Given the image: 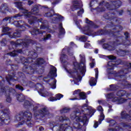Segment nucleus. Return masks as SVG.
<instances>
[{
	"label": "nucleus",
	"mask_w": 131,
	"mask_h": 131,
	"mask_svg": "<svg viewBox=\"0 0 131 131\" xmlns=\"http://www.w3.org/2000/svg\"><path fill=\"white\" fill-rule=\"evenodd\" d=\"M86 114H84L83 116H77L76 114L75 115V119L77 122H82L83 125H88L89 124V118L88 116L92 117L96 112V109H93L92 107L89 106L88 108H84Z\"/></svg>",
	"instance_id": "0eeeda50"
},
{
	"label": "nucleus",
	"mask_w": 131,
	"mask_h": 131,
	"mask_svg": "<svg viewBox=\"0 0 131 131\" xmlns=\"http://www.w3.org/2000/svg\"><path fill=\"white\" fill-rule=\"evenodd\" d=\"M16 99L18 102H24L25 101V97L23 95L20 94H17L16 95Z\"/></svg>",
	"instance_id": "e433bc0d"
},
{
	"label": "nucleus",
	"mask_w": 131,
	"mask_h": 131,
	"mask_svg": "<svg viewBox=\"0 0 131 131\" xmlns=\"http://www.w3.org/2000/svg\"><path fill=\"white\" fill-rule=\"evenodd\" d=\"M74 68L70 69L68 71V73L70 74L72 78L74 80L75 84L79 85V81L82 79V77L80 76L79 71L82 74V76H84L85 72H86V67L85 66H81V64L80 62L74 61L73 63Z\"/></svg>",
	"instance_id": "f03ea898"
},
{
	"label": "nucleus",
	"mask_w": 131,
	"mask_h": 131,
	"mask_svg": "<svg viewBox=\"0 0 131 131\" xmlns=\"http://www.w3.org/2000/svg\"><path fill=\"white\" fill-rule=\"evenodd\" d=\"M23 39H17L16 40V43L17 46H23L24 41Z\"/></svg>",
	"instance_id": "8fccbe9b"
},
{
	"label": "nucleus",
	"mask_w": 131,
	"mask_h": 131,
	"mask_svg": "<svg viewBox=\"0 0 131 131\" xmlns=\"http://www.w3.org/2000/svg\"><path fill=\"white\" fill-rule=\"evenodd\" d=\"M84 13V10H83V8H82L77 12V16H79V17H80V16H82V14Z\"/></svg>",
	"instance_id": "de8ad7c7"
},
{
	"label": "nucleus",
	"mask_w": 131,
	"mask_h": 131,
	"mask_svg": "<svg viewBox=\"0 0 131 131\" xmlns=\"http://www.w3.org/2000/svg\"><path fill=\"white\" fill-rule=\"evenodd\" d=\"M66 33V32H65V29H59V34H60V35H64Z\"/></svg>",
	"instance_id": "864d4df0"
},
{
	"label": "nucleus",
	"mask_w": 131,
	"mask_h": 131,
	"mask_svg": "<svg viewBox=\"0 0 131 131\" xmlns=\"http://www.w3.org/2000/svg\"><path fill=\"white\" fill-rule=\"evenodd\" d=\"M107 58L109 60H111V61H115V60H116V59L117 58L116 56H114L113 55L108 56Z\"/></svg>",
	"instance_id": "09e8293b"
},
{
	"label": "nucleus",
	"mask_w": 131,
	"mask_h": 131,
	"mask_svg": "<svg viewBox=\"0 0 131 131\" xmlns=\"http://www.w3.org/2000/svg\"><path fill=\"white\" fill-rule=\"evenodd\" d=\"M110 15H111L110 13L105 14L103 15V18L105 20H109V21H113V22L118 23V24H119L120 23L119 22L120 21V18H117V17H111L110 16Z\"/></svg>",
	"instance_id": "6ab92c4d"
},
{
	"label": "nucleus",
	"mask_w": 131,
	"mask_h": 131,
	"mask_svg": "<svg viewBox=\"0 0 131 131\" xmlns=\"http://www.w3.org/2000/svg\"><path fill=\"white\" fill-rule=\"evenodd\" d=\"M126 67V68L122 69L115 75L116 77L123 78V79L120 80L119 81H122V84L125 86H126V85H128L129 84L128 81H127V77L125 75L129 73V69H131V63H129L127 64Z\"/></svg>",
	"instance_id": "9b49d317"
},
{
	"label": "nucleus",
	"mask_w": 131,
	"mask_h": 131,
	"mask_svg": "<svg viewBox=\"0 0 131 131\" xmlns=\"http://www.w3.org/2000/svg\"><path fill=\"white\" fill-rule=\"evenodd\" d=\"M91 68H94L95 65H96V62H95V59H93L92 63H90Z\"/></svg>",
	"instance_id": "052dcab7"
},
{
	"label": "nucleus",
	"mask_w": 131,
	"mask_h": 131,
	"mask_svg": "<svg viewBox=\"0 0 131 131\" xmlns=\"http://www.w3.org/2000/svg\"><path fill=\"white\" fill-rule=\"evenodd\" d=\"M124 46H125V47H128L130 46L131 45L130 41L128 40V39H127V40H126L124 42Z\"/></svg>",
	"instance_id": "603ef678"
},
{
	"label": "nucleus",
	"mask_w": 131,
	"mask_h": 131,
	"mask_svg": "<svg viewBox=\"0 0 131 131\" xmlns=\"http://www.w3.org/2000/svg\"><path fill=\"white\" fill-rule=\"evenodd\" d=\"M38 94L41 96V97H44L45 98H47V97H49V92L46 91L43 92V89H40L38 91Z\"/></svg>",
	"instance_id": "473e14b6"
},
{
	"label": "nucleus",
	"mask_w": 131,
	"mask_h": 131,
	"mask_svg": "<svg viewBox=\"0 0 131 131\" xmlns=\"http://www.w3.org/2000/svg\"><path fill=\"white\" fill-rule=\"evenodd\" d=\"M10 110L6 108L0 111V126L8 125L11 121V117H10Z\"/></svg>",
	"instance_id": "ddd939ff"
},
{
	"label": "nucleus",
	"mask_w": 131,
	"mask_h": 131,
	"mask_svg": "<svg viewBox=\"0 0 131 131\" xmlns=\"http://www.w3.org/2000/svg\"><path fill=\"white\" fill-rule=\"evenodd\" d=\"M26 77L25 75V77L23 78H20V81H23V85L24 86H29V88H33L34 86V83H33L31 81H25L24 80V78Z\"/></svg>",
	"instance_id": "393cba45"
},
{
	"label": "nucleus",
	"mask_w": 131,
	"mask_h": 131,
	"mask_svg": "<svg viewBox=\"0 0 131 131\" xmlns=\"http://www.w3.org/2000/svg\"><path fill=\"white\" fill-rule=\"evenodd\" d=\"M38 109V106H34L33 108V111L34 113V119H39L40 120H42V119L45 117L46 119H50L52 118L54 116V114L50 113V111L47 107H44L39 110L38 113H36Z\"/></svg>",
	"instance_id": "6e6552de"
},
{
	"label": "nucleus",
	"mask_w": 131,
	"mask_h": 131,
	"mask_svg": "<svg viewBox=\"0 0 131 131\" xmlns=\"http://www.w3.org/2000/svg\"><path fill=\"white\" fill-rule=\"evenodd\" d=\"M10 31V28L8 27H5L3 28L2 31L3 32H8V31Z\"/></svg>",
	"instance_id": "13d9d810"
},
{
	"label": "nucleus",
	"mask_w": 131,
	"mask_h": 131,
	"mask_svg": "<svg viewBox=\"0 0 131 131\" xmlns=\"http://www.w3.org/2000/svg\"><path fill=\"white\" fill-rule=\"evenodd\" d=\"M106 97V99L108 100H113V102H117L119 104H123V103H125V102L127 101V99H126L115 97V95H114V93H113L107 94Z\"/></svg>",
	"instance_id": "4468645a"
},
{
	"label": "nucleus",
	"mask_w": 131,
	"mask_h": 131,
	"mask_svg": "<svg viewBox=\"0 0 131 131\" xmlns=\"http://www.w3.org/2000/svg\"><path fill=\"white\" fill-rule=\"evenodd\" d=\"M120 31L118 30L117 32H114L111 30H107L104 29H100L97 32H94V33H92L91 31V29H90V27H85L83 29V33L85 34V35H88V36H96V35H108L111 36V37H114L115 38V41H113V45H119L122 39V37L121 36H118L117 35H116L115 33H119Z\"/></svg>",
	"instance_id": "f257e3e1"
},
{
	"label": "nucleus",
	"mask_w": 131,
	"mask_h": 131,
	"mask_svg": "<svg viewBox=\"0 0 131 131\" xmlns=\"http://www.w3.org/2000/svg\"><path fill=\"white\" fill-rule=\"evenodd\" d=\"M104 3H105V1L100 2L99 4V6L94 9L97 13H102V12H105V11H106L105 7H104Z\"/></svg>",
	"instance_id": "a878e982"
},
{
	"label": "nucleus",
	"mask_w": 131,
	"mask_h": 131,
	"mask_svg": "<svg viewBox=\"0 0 131 131\" xmlns=\"http://www.w3.org/2000/svg\"><path fill=\"white\" fill-rule=\"evenodd\" d=\"M85 23L95 29H97V28H100V26L97 25L94 21L89 19L88 18H85Z\"/></svg>",
	"instance_id": "c85d7f7f"
},
{
	"label": "nucleus",
	"mask_w": 131,
	"mask_h": 131,
	"mask_svg": "<svg viewBox=\"0 0 131 131\" xmlns=\"http://www.w3.org/2000/svg\"><path fill=\"white\" fill-rule=\"evenodd\" d=\"M23 2L20 1L14 2L15 7L19 10V11H22L18 14L14 15L13 16V18H14V19H20L21 17H24V18L27 19L30 17V12L28 13V10L23 8Z\"/></svg>",
	"instance_id": "f8f14e48"
},
{
	"label": "nucleus",
	"mask_w": 131,
	"mask_h": 131,
	"mask_svg": "<svg viewBox=\"0 0 131 131\" xmlns=\"http://www.w3.org/2000/svg\"><path fill=\"white\" fill-rule=\"evenodd\" d=\"M59 16V14L58 13L55 14V11L53 10H50L47 13L44 14V17H46L47 18H52V17H54V16Z\"/></svg>",
	"instance_id": "7c9ffc66"
},
{
	"label": "nucleus",
	"mask_w": 131,
	"mask_h": 131,
	"mask_svg": "<svg viewBox=\"0 0 131 131\" xmlns=\"http://www.w3.org/2000/svg\"><path fill=\"white\" fill-rule=\"evenodd\" d=\"M0 12L2 14H6L7 12L11 13V9L9 8V5L7 3H4L0 7Z\"/></svg>",
	"instance_id": "5701e85b"
},
{
	"label": "nucleus",
	"mask_w": 131,
	"mask_h": 131,
	"mask_svg": "<svg viewBox=\"0 0 131 131\" xmlns=\"http://www.w3.org/2000/svg\"><path fill=\"white\" fill-rule=\"evenodd\" d=\"M122 4V3L120 1H113L112 7L113 8H114V9L110 10L111 11H112V10H116L117 9L120 8V7H121Z\"/></svg>",
	"instance_id": "c756f323"
},
{
	"label": "nucleus",
	"mask_w": 131,
	"mask_h": 131,
	"mask_svg": "<svg viewBox=\"0 0 131 131\" xmlns=\"http://www.w3.org/2000/svg\"><path fill=\"white\" fill-rule=\"evenodd\" d=\"M46 60L42 57H38L36 58L34 63L32 64L33 69H31V72L29 73L30 75L34 74V72L36 71L37 68H39L38 70V73L40 74H43L45 71H46Z\"/></svg>",
	"instance_id": "1a4fd4ad"
},
{
	"label": "nucleus",
	"mask_w": 131,
	"mask_h": 131,
	"mask_svg": "<svg viewBox=\"0 0 131 131\" xmlns=\"http://www.w3.org/2000/svg\"><path fill=\"white\" fill-rule=\"evenodd\" d=\"M97 110L98 111H99L100 112L102 113H103V111H104V109H103V107L101 105L98 106Z\"/></svg>",
	"instance_id": "69168bd1"
},
{
	"label": "nucleus",
	"mask_w": 131,
	"mask_h": 131,
	"mask_svg": "<svg viewBox=\"0 0 131 131\" xmlns=\"http://www.w3.org/2000/svg\"><path fill=\"white\" fill-rule=\"evenodd\" d=\"M21 32L20 30H16L15 32H14L12 35L11 32H7L5 34L6 35H8L10 38H17L18 37H21Z\"/></svg>",
	"instance_id": "412c9836"
},
{
	"label": "nucleus",
	"mask_w": 131,
	"mask_h": 131,
	"mask_svg": "<svg viewBox=\"0 0 131 131\" xmlns=\"http://www.w3.org/2000/svg\"><path fill=\"white\" fill-rule=\"evenodd\" d=\"M109 123H110V126H114L115 125V123H116V121L114 120H110Z\"/></svg>",
	"instance_id": "6e6d98bb"
},
{
	"label": "nucleus",
	"mask_w": 131,
	"mask_h": 131,
	"mask_svg": "<svg viewBox=\"0 0 131 131\" xmlns=\"http://www.w3.org/2000/svg\"><path fill=\"white\" fill-rule=\"evenodd\" d=\"M63 97H64V95L59 93L56 95L55 97H50L49 99L51 102H54L55 101H57V100H60L61 98H63Z\"/></svg>",
	"instance_id": "2f4dec72"
},
{
	"label": "nucleus",
	"mask_w": 131,
	"mask_h": 131,
	"mask_svg": "<svg viewBox=\"0 0 131 131\" xmlns=\"http://www.w3.org/2000/svg\"><path fill=\"white\" fill-rule=\"evenodd\" d=\"M15 89L16 90H19V91H21V92H23L24 91V88L21 86L20 84H17L15 85Z\"/></svg>",
	"instance_id": "a18cd8bd"
},
{
	"label": "nucleus",
	"mask_w": 131,
	"mask_h": 131,
	"mask_svg": "<svg viewBox=\"0 0 131 131\" xmlns=\"http://www.w3.org/2000/svg\"><path fill=\"white\" fill-rule=\"evenodd\" d=\"M124 35L125 36V40H127L128 39V38H129V37H130V36H129V33H128V32H125L124 33Z\"/></svg>",
	"instance_id": "5fc2aeb1"
},
{
	"label": "nucleus",
	"mask_w": 131,
	"mask_h": 131,
	"mask_svg": "<svg viewBox=\"0 0 131 131\" xmlns=\"http://www.w3.org/2000/svg\"><path fill=\"white\" fill-rule=\"evenodd\" d=\"M11 67V70L9 71L10 74H8V76L6 77V79L8 82L9 84L11 85V81H21L20 78H24L25 77V74L24 73L18 72L17 74L16 75V72L19 69V66L16 64H10Z\"/></svg>",
	"instance_id": "39448f33"
},
{
	"label": "nucleus",
	"mask_w": 131,
	"mask_h": 131,
	"mask_svg": "<svg viewBox=\"0 0 131 131\" xmlns=\"http://www.w3.org/2000/svg\"><path fill=\"white\" fill-rule=\"evenodd\" d=\"M117 86L115 84H111L110 85V91L111 92L117 91Z\"/></svg>",
	"instance_id": "79ce46f5"
},
{
	"label": "nucleus",
	"mask_w": 131,
	"mask_h": 131,
	"mask_svg": "<svg viewBox=\"0 0 131 131\" xmlns=\"http://www.w3.org/2000/svg\"><path fill=\"white\" fill-rule=\"evenodd\" d=\"M115 61V64H116V66L117 65H125L126 64V61H122V60L120 59H116Z\"/></svg>",
	"instance_id": "f704fd0d"
},
{
	"label": "nucleus",
	"mask_w": 131,
	"mask_h": 131,
	"mask_svg": "<svg viewBox=\"0 0 131 131\" xmlns=\"http://www.w3.org/2000/svg\"><path fill=\"white\" fill-rule=\"evenodd\" d=\"M11 45H12V46H14V47H17L18 46V44H17V42H15L14 41H11L10 42Z\"/></svg>",
	"instance_id": "774afa93"
},
{
	"label": "nucleus",
	"mask_w": 131,
	"mask_h": 131,
	"mask_svg": "<svg viewBox=\"0 0 131 131\" xmlns=\"http://www.w3.org/2000/svg\"><path fill=\"white\" fill-rule=\"evenodd\" d=\"M13 16H11V17H6L4 18H3V21H8L9 20H11V19H15V17H13Z\"/></svg>",
	"instance_id": "4d7b16f0"
},
{
	"label": "nucleus",
	"mask_w": 131,
	"mask_h": 131,
	"mask_svg": "<svg viewBox=\"0 0 131 131\" xmlns=\"http://www.w3.org/2000/svg\"><path fill=\"white\" fill-rule=\"evenodd\" d=\"M67 125H68L67 123L61 124L59 127V131H69V128Z\"/></svg>",
	"instance_id": "72a5a7b5"
},
{
	"label": "nucleus",
	"mask_w": 131,
	"mask_h": 131,
	"mask_svg": "<svg viewBox=\"0 0 131 131\" xmlns=\"http://www.w3.org/2000/svg\"><path fill=\"white\" fill-rule=\"evenodd\" d=\"M79 57L81 58L80 63L83 64V66H85V57L81 56V54L79 55Z\"/></svg>",
	"instance_id": "a19ab883"
},
{
	"label": "nucleus",
	"mask_w": 131,
	"mask_h": 131,
	"mask_svg": "<svg viewBox=\"0 0 131 131\" xmlns=\"http://www.w3.org/2000/svg\"><path fill=\"white\" fill-rule=\"evenodd\" d=\"M2 81L3 77L0 76V97L4 94L6 98V101L8 103H11L12 102L11 96H14V93L12 90H10L8 86H3L4 84H3Z\"/></svg>",
	"instance_id": "9d476101"
},
{
	"label": "nucleus",
	"mask_w": 131,
	"mask_h": 131,
	"mask_svg": "<svg viewBox=\"0 0 131 131\" xmlns=\"http://www.w3.org/2000/svg\"><path fill=\"white\" fill-rule=\"evenodd\" d=\"M30 33L33 36H36L37 35H39V34H43V33H46V31H40L39 29H34L33 30L30 31Z\"/></svg>",
	"instance_id": "cd10ccee"
},
{
	"label": "nucleus",
	"mask_w": 131,
	"mask_h": 131,
	"mask_svg": "<svg viewBox=\"0 0 131 131\" xmlns=\"http://www.w3.org/2000/svg\"><path fill=\"white\" fill-rule=\"evenodd\" d=\"M80 100H85L86 99V94L84 92H80L79 93Z\"/></svg>",
	"instance_id": "4c0bfd02"
},
{
	"label": "nucleus",
	"mask_w": 131,
	"mask_h": 131,
	"mask_svg": "<svg viewBox=\"0 0 131 131\" xmlns=\"http://www.w3.org/2000/svg\"><path fill=\"white\" fill-rule=\"evenodd\" d=\"M83 7L82 4H80L78 1H74L73 6L71 8V10L72 12H74V11H76V10H79V9H81Z\"/></svg>",
	"instance_id": "b1692460"
},
{
	"label": "nucleus",
	"mask_w": 131,
	"mask_h": 131,
	"mask_svg": "<svg viewBox=\"0 0 131 131\" xmlns=\"http://www.w3.org/2000/svg\"><path fill=\"white\" fill-rule=\"evenodd\" d=\"M55 19H57L59 21H63V20H64V16L62 15H59L58 17H55Z\"/></svg>",
	"instance_id": "e2e57ef3"
},
{
	"label": "nucleus",
	"mask_w": 131,
	"mask_h": 131,
	"mask_svg": "<svg viewBox=\"0 0 131 131\" xmlns=\"http://www.w3.org/2000/svg\"><path fill=\"white\" fill-rule=\"evenodd\" d=\"M80 90L78 89L77 90H75L74 92H73V96L75 95H79V93H80Z\"/></svg>",
	"instance_id": "0e129e2a"
},
{
	"label": "nucleus",
	"mask_w": 131,
	"mask_h": 131,
	"mask_svg": "<svg viewBox=\"0 0 131 131\" xmlns=\"http://www.w3.org/2000/svg\"><path fill=\"white\" fill-rule=\"evenodd\" d=\"M90 47H91V43H85V44L84 45V47L85 48V49H89V48H90Z\"/></svg>",
	"instance_id": "338daca9"
},
{
	"label": "nucleus",
	"mask_w": 131,
	"mask_h": 131,
	"mask_svg": "<svg viewBox=\"0 0 131 131\" xmlns=\"http://www.w3.org/2000/svg\"><path fill=\"white\" fill-rule=\"evenodd\" d=\"M8 54L11 57H17L18 54H23V50L22 49L14 50Z\"/></svg>",
	"instance_id": "bb28decb"
},
{
	"label": "nucleus",
	"mask_w": 131,
	"mask_h": 131,
	"mask_svg": "<svg viewBox=\"0 0 131 131\" xmlns=\"http://www.w3.org/2000/svg\"><path fill=\"white\" fill-rule=\"evenodd\" d=\"M60 59L61 63L62 65H63V68H64V69H66V68H67V66L70 64V63H69V62L67 61H68V60H69V59L68 58V56H67L65 54H62L60 56Z\"/></svg>",
	"instance_id": "dca6fc26"
},
{
	"label": "nucleus",
	"mask_w": 131,
	"mask_h": 131,
	"mask_svg": "<svg viewBox=\"0 0 131 131\" xmlns=\"http://www.w3.org/2000/svg\"><path fill=\"white\" fill-rule=\"evenodd\" d=\"M51 37H52V35H51V34H49L47 35L46 37H45L43 38V41H47V40H48V39H50V38H51Z\"/></svg>",
	"instance_id": "3c124183"
},
{
	"label": "nucleus",
	"mask_w": 131,
	"mask_h": 131,
	"mask_svg": "<svg viewBox=\"0 0 131 131\" xmlns=\"http://www.w3.org/2000/svg\"><path fill=\"white\" fill-rule=\"evenodd\" d=\"M32 105H33L32 102H31V101H29V100H26L24 101V106L26 108H27V107H31Z\"/></svg>",
	"instance_id": "58836bf2"
},
{
	"label": "nucleus",
	"mask_w": 131,
	"mask_h": 131,
	"mask_svg": "<svg viewBox=\"0 0 131 131\" xmlns=\"http://www.w3.org/2000/svg\"><path fill=\"white\" fill-rule=\"evenodd\" d=\"M36 17L35 16H33V19L30 18L28 19V23L30 25H32V24H34L36 23V20L34 19H36Z\"/></svg>",
	"instance_id": "ea45409f"
},
{
	"label": "nucleus",
	"mask_w": 131,
	"mask_h": 131,
	"mask_svg": "<svg viewBox=\"0 0 131 131\" xmlns=\"http://www.w3.org/2000/svg\"><path fill=\"white\" fill-rule=\"evenodd\" d=\"M59 120L60 122H64V121H67L68 120V118H67V117H66V116H60L59 118Z\"/></svg>",
	"instance_id": "37998d69"
},
{
	"label": "nucleus",
	"mask_w": 131,
	"mask_h": 131,
	"mask_svg": "<svg viewBox=\"0 0 131 131\" xmlns=\"http://www.w3.org/2000/svg\"><path fill=\"white\" fill-rule=\"evenodd\" d=\"M29 55L30 57L26 58L25 57H21L20 58L21 62L24 65L22 71L26 74H29V73L31 72V69H33V67L32 66L33 64H31V63L33 62L34 59L37 58V53L35 52L29 51ZM29 64H31L29 65Z\"/></svg>",
	"instance_id": "7ed1b4c3"
},
{
	"label": "nucleus",
	"mask_w": 131,
	"mask_h": 131,
	"mask_svg": "<svg viewBox=\"0 0 131 131\" xmlns=\"http://www.w3.org/2000/svg\"><path fill=\"white\" fill-rule=\"evenodd\" d=\"M13 24L14 26H16V27H18L23 29V31L26 30V27H28V28H30L31 27L29 25L25 23V22L22 20H15L13 22Z\"/></svg>",
	"instance_id": "2eb2a0df"
},
{
	"label": "nucleus",
	"mask_w": 131,
	"mask_h": 131,
	"mask_svg": "<svg viewBox=\"0 0 131 131\" xmlns=\"http://www.w3.org/2000/svg\"><path fill=\"white\" fill-rule=\"evenodd\" d=\"M95 78L92 77L89 81V83L91 86H94L97 84V79H98V77H99V69L98 68H96L95 69Z\"/></svg>",
	"instance_id": "f3484780"
},
{
	"label": "nucleus",
	"mask_w": 131,
	"mask_h": 131,
	"mask_svg": "<svg viewBox=\"0 0 131 131\" xmlns=\"http://www.w3.org/2000/svg\"><path fill=\"white\" fill-rule=\"evenodd\" d=\"M105 119V115L103 113L100 114V118L99 119V121L101 123L103 120Z\"/></svg>",
	"instance_id": "49530a36"
},
{
	"label": "nucleus",
	"mask_w": 131,
	"mask_h": 131,
	"mask_svg": "<svg viewBox=\"0 0 131 131\" xmlns=\"http://www.w3.org/2000/svg\"><path fill=\"white\" fill-rule=\"evenodd\" d=\"M39 6L40 5H35L31 9V12H28V13H30V17L29 18H31L32 17V15H38V13H39Z\"/></svg>",
	"instance_id": "4be33fe9"
},
{
	"label": "nucleus",
	"mask_w": 131,
	"mask_h": 131,
	"mask_svg": "<svg viewBox=\"0 0 131 131\" xmlns=\"http://www.w3.org/2000/svg\"><path fill=\"white\" fill-rule=\"evenodd\" d=\"M51 67L49 74L47 77L43 78V80L45 82L49 83L52 90H55L56 88V83H57V80L55 79V77H57V68L54 66Z\"/></svg>",
	"instance_id": "423d86ee"
},
{
	"label": "nucleus",
	"mask_w": 131,
	"mask_h": 131,
	"mask_svg": "<svg viewBox=\"0 0 131 131\" xmlns=\"http://www.w3.org/2000/svg\"><path fill=\"white\" fill-rule=\"evenodd\" d=\"M62 112H63V113H68V112H69V111H70V108H67V107H64L62 109Z\"/></svg>",
	"instance_id": "bf43d9fd"
},
{
	"label": "nucleus",
	"mask_w": 131,
	"mask_h": 131,
	"mask_svg": "<svg viewBox=\"0 0 131 131\" xmlns=\"http://www.w3.org/2000/svg\"><path fill=\"white\" fill-rule=\"evenodd\" d=\"M76 38L82 42H85V41H86V40H88V39H89V37L83 35L80 37H79L78 36H76Z\"/></svg>",
	"instance_id": "c9c22d12"
},
{
	"label": "nucleus",
	"mask_w": 131,
	"mask_h": 131,
	"mask_svg": "<svg viewBox=\"0 0 131 131\" xmlns=\"http://www.w3.org/2000/svg\"><path fill=\"white\" fill-rule=\"evenodd\" d=\"M131 93H128L125 90H119L116 93V96L118 97V98H123V99L129 97Z\"/></svg>",
	"instance_id": "aec40b11"
},
{
	"label": "nucleus",
	"mask_w": 131,
	"mask_h": 131,
	"mask_svg": "<svg viewBox=\"0 0 131 131\" xmlns=\"http://www.w3.org/2000/svg\"><path fill=\"white\" fill-rule=\"evenodd\" d=\"M107 66L109 68L107 69V72L108 74H114V67L116 66V64H115V61H110L107 63Z\"/></svg>",
	"instance_id": "a211bd4d"
},
{
	"label": "nucleus",
	"mask_w": 131,
	"mask_h": 131,
	"mask_svg": "<svg viewBox=\"0 0 131 131\" xmlns=\"http://www.w3.org/2000/svg\"><path fill=\"white\" fill-rule=\"evenodd\" d=\"M31 43V40H29L27 41L24 42L23 43V46H24L25 48H28L29 47V45Z\"/></svg>",
	"instance_id": "c03bdc74"
},
{
	"label": "nucleus",
	"mask_w": 131,
	"mask_h": 131,
	"mask_svg": "<svg viewBox=\"0 0 131 131\" xmlns=\"http://www.w3.org/2000/svg\"><path fill=\"white\" fill-rule=\"evenodd\" d=\"M130 124L131 123L127 124L126 123H122V125L123 126V127H129L130 128Z\"/></svg>",
	"instance_id": "680f3d73"
},
{
	"label": "nucleus",
	"mask_w": 131,
	"mask_h": 131,
	"mask_svg": "<svg viewBox=\"0 0 131 131\" xmlns=\"http://www.w3.org/2000/svg\"><path fill=\"white\" fill-rule=\"evenodd\" d=\"M32 118V114L29 112V111L21 112L18 115L15 116V119L17 121H21L18 123V125H23L24 123H26L29 127H32L35 124V121L31 120Z\"/></svg>",
	"instance_id": "20e7f679"
}]
</instances>
